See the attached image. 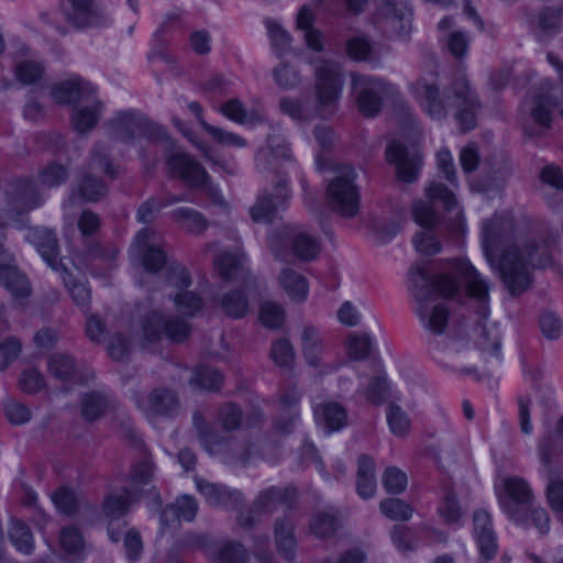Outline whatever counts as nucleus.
Listing matches in <instances>:
<instances>
[{
    "instance_id": "f257e3e1",
    "label": "nucleus",
    "mask_w": 563,
    "mask_h": 563,
    "mask_svg": "<svg viewBox=\"0 0 563 563\" xmlns=\"http://www.w3.org/2000/svg\"><path fill=\"white\" fill-rule=\"evenodd\" d=\"M409 276L412 295L418 301L416 311L424 327L434 334L444 332L449 309L444 303H439L429 311L427 303L433 294L452 298L460 292L464 284L471 297L484 303L488 300L487 280L467 260L455 258L448 262L443 271L433 277L421 266L412 267Z\"/></svg>"
},
{
    "instance_id": "f03ea898",
    "label": "nucleus",
    "mask_w": 563,
    "mask_h": 563,
    "mask_svg": "<svg viewBox=\"0 0 563 563\" xmlns=\"http://www.w3.org/2000/svg\"><path fill=\"white\" fill-rule=\"evenodd\" d=\"M552 263L550 244L544 240L528 239L506 247L498 260V273L511 296L529 289L530 269L544 268Z\"/></svg>"
},
{
    "instance_id": "7ed1b4c3",
    "label": "nucleus",
    "mask_w": 563,
    "mask_h": 563,
    "mask_svg": "<svg viewBox=\"0 0 563 563\" xmlns=\"http://www.w3.org/2000/svg\"><path fill=\"white\" fill-rule=\"evenodd\" d=\"M357 173L350 165H339L333 169L325 197L329 208L339 216L351 219L357 216L361 195L355 180Z\"/></svg>"
},
{
    "instance_id": "20e7f679",
    "label": "nucleus",
    "mask_w": 563,
    "mask_h": 563,
    "mask_svg": "<svg viewBox=\"0 0 563 563\" xmlns=\"http://www.w3.org/2000/svg\"><path fill=\"white\" fill-rule=\"evenodd\" d=\"M343 85L344 76L339 63L320 59L314 64V110L320 118L327 119L335 113Z\"/></svg>"
},
{
    "instance_id": "39448f33",
    "label": "nucleus",
    "mask_w": 563,
    "mask_h": 563,
    "mask_svg": "<svg viewBox=\"0 0 563 563\" xmlns=\"http://www.w3.org/2000/svg\"><path fill=\"white\" fill-rule=\"evenodd\" d=\"M107 135L117 142L132 144L136 139L159 140L165 136V130L150 121L136 110H122L114 113L103 124Z\"/></svg>"
},
{
    "instance_id": "423d86ee",
    "label": "nucleus",
    "mask_w": 563,
    "mask_h": 563,
    "mask_svg": "<svg viewBox=\"0 0 563 563\" xmlns=\"http://www.w3.org/2000/svg\"><path fill=\"white\" fill-rule=\"evenodd\" d=\"M429 201H416L412 206L413 220L427 230L433 229L438 221V214L434 210V205L442 202L448 212H454L453 219L450 223V230L460 232L463 227L462 212L457 207V201L454 194L446 188L443 184L432 183L426 189Z\"/></svg>"
},
{
    "instance_id": "0eeeda50",
    "label": "nucleus",
    "mask_w": 563,
    "mask_h": 563,
    "mask_svg": "<svg viewBox=\"0 0 563 563\" xmlns=\"http://www.w3.org/2000/svg\"><path fill=\"white\" fill-rule=\"evenodd\" d=\"M351 85L358 111L367 118L377 115L387 100L395 99L397 88L379 77L351 73Z\"/></svg>"
},
{
    "instance_id": "6e6552de",
    "label": "nucleus",
    "mask_w": 563,
    "mask_h": 563,
    "mask_svg": "<svg viewBox=\"0 0 563 563\" xmlns=\"http://www.w3.org/2000/svg\"><path fill=\"white\" fill-rule=\"evenodd\" d=\"M142 339L145 343H156L163 338L181 343L190 334V324L180 317L166 319L161 312L152 310L140 320Z\"/></svg>"
},
{
    "instance_id": "1a4fd4ad",
    "label": "nucleus",
    "mask_w": 563,
    "mask_h": 563,
    "mask_svg": "<svg viewBox=\"0 0 563 563\" xmlns=\"http://www.w3.org/2000/svg\"><path fill=\"white\" fill-rule=\"evenodd\" d=\"M411 9L396 0H377L373 21L385 36L406 38L411 31Z\"/></svg>"
},
{
    "instance_id": "9d476101",
    "label": "nucleus",
    "mask_w": 563,
    "mask_h": 563,
    "mask_svg": "<svg viewBox=\"0 0 563 563\" xmlns=\"http://www.w3.org/2000/svg\"><path fill=\"white\" fill-rule=\"evenodd\" d=\"M409 90L430 118L434 120L446 118L448 107L452 106L453 102V93L450 90V86L441 93L435 80L419 77L409 85Z\"/></svg>"
},
{
    "instance_id": "9b49d317",
    "label": "nucleus",
    "mask_w": 563,
    "mask_h": 563,
    "mask_svg": "<svg viewBox=\"0 0 563 563\" xmlns=\"http://www.w3.org/2000/svg\"><path fill=\"white\" fill-rule=\"evenodd\" d=\"M291 191L288 180L282 178L274 184L273 191L264 189L250 208V217L256 223H272L280 211L286 210Z\"/></svg>"
},
{
    "instance_id": "f8f14e48",
    "label": "nucleus",
    "mask_w": 563,
    "mask_h": 563,
    "mask_svg": "<svg viewBox=\"0 0 563 563\" xmlns=\"http://www.w3.org/2000/svg\"><path fill=\"white\" fill-rule=\"evenodd\" d=\"M453 93V102L457 111L455 119L461 131L468 132L476 128L477 112L482 108V103L476 92L472 89L465 76L456 77L450 85Z\"/></svg>"
},
{
    "instance_id": "ddd939ff",
    "label": "nucleus",
    "mask_w": 563,
    "mask_h": 563,
    "mask_svg": "<svg viewBox=\"0 0 563 563\" xmlns=\"http://www.w3.org/2000/svg\"><path fill=\"white\" fill-rule=\"evenodd\" d=\"M136 407L148 418L158 417L172 419L178 416L180 404L175 390L165 387L153 389L146 397L139 394L133 396Z\"/></svg>"
},
{
    "instance_id": "4468645a",
    "label": "nucleus",
    "mask_w": 563,
    "mask_h": 563,
    "mask_svg": "<svg viewBox=\"0 0 563 563\" xmlns=\"http://www.w3.org/2000/svg\"><path fill=\"white\" fill-rule=\"evenodd\" d=\"M506 496L499 497V503L504 511L516 522H522L523 511L530 509L533 505L534 496L532 490L521 477H509L504 482Z\"/></svg>"
},
{
    "instance_id": "2eb2a0df",
    "label": "nucleus",
    "mask_w": 563,
    "mask_h": 563,
    "mask_svg": "<svg viewBox=\"0 0 563 563\" xmlns=\"http://www.w3.org/2000/svg\"><path fill=\"white\" fill-rule=\"evenodd\" d=\"M168 174L180 178L188 187H202L209 179L203 166L187 153L175 150L166 157Z\"/></svg>"
},
{
    "instance_id": "dca6fc26",
    "label": "nucleus",
    "mask_w": 563,
    "mask_h": 563,
    "mask_svg": "<svg viewBox=\"0 0 563 563\" xmlns=\"http://www.w3.org/2000/svg\"><path fill=\"white\" fill-rule=\"evenodd\" d=\"M385 155L386 159L396 166L399 180L413 183L418 179L422 156L417 148H408L394 141L387 146Z\"/></svg>"
},
{
    "instance_id": "f3484780",
    "label": "nucleus",
    "mask_w": 563,
    "mask_h": 563,
    "mask_svg": "<svg viewBox=\"0 0 563 563\" xmlns=\"http://www.w3.org/2000/svg\"><path fill=\"white\" fill-rule=\"evenodd\" d=\"M512 235V223L509 219L494 216L483 225L482 247L486 261L493 269L498 271L495 251Z\"/></svg>"
},
{
    "instance_id": "a211bd4d",
    "label": "nucleus",
    "mask_w": 563,
    "mask_h": 563,
    "mask_svg": "<svg viewBox=\"0 0 563 563\" xmlns=\"http://www.w3.org/2000/svg\"><path fill=\"white\" fill-rule=\"evenodd\" d=\"M63 12L66 20L77 29L99 26L106 22L103 12L93 0H66Z\"/></svg>"
},
{
    "instance_id": "6ab92c4d",
    "label": "nucleus",
    "mask_w": 563,
    "mask_h": 563,
    "mask_svg": "<svg viewBox=\"0 0 563 563\" xmlns=\"http://www.w3.org/2000/svg\"><path fill=\"white\" fill-rule=\"evenodd\" d=\"M5 197L9 205L20 211L32 210L42 203L36 185L30 179H14L7 185Z\"/></svg>"
},
{
    "instance_id": "aec40b11",
    "label": "nucleus",
    "mask_w": 563,
    "mask_h": 563,
    "mask_svg": "<svg viewBox=\"0 0 563 563\" xmlns=\"http://www.w3.org/2000/svg\"><path fill=\"white\" fill-rule=\"evenodd\" d=\"M27 238L52 269L58 272L65 267L59 258L58 240L53 230L34 228L30 231Z\"/></svg>"
},
{
    "instance_id": "412c9836",
    "label": "nucleus",
    "mask_w": 563,
    "mask_h": 563,
    "mask_svg": "<svg viewBox=\"0 0 563 563\" xmlns=\"http://www.w3.org/2000/svg\"><path fill=\"white\" fill-rule=\"evenodd\" d=\"M275 544L278 554L287 562H294L297 553L295 523L289 517L276 519L274 525Z\"/></svg>"
},
{
    "instance_id": "4be33fe9",
    "label": "nucleus",
    "mask_w": 563,
    "mask_h": 563,
    "mask_svg": "<svg viewBox=\"0 0 563 563\" xmlns=\"http://www.w3.org/2000/svg\"><path fill=\"white\" fill-rule=\"evenodd\" d=\"M52 97L58 104H70L95 93V88L79 77L62 81L53 87Z\"/></svg>"
},
{
    "instance_id": "5701e85b",
    "label": "nucleus",
    "mask_w": 563,
    "mask_h": 563,
    "mask_svg": "<svg viewBox=\"0 0 563 563\" xmlns=\"http://www.w3.org/2000/svg\"><path fill=\"white\" fill-rule=\"evenodd\" d=\"M0 285L16 300L25 299L32 294L31 283L16 263L0 268Z\"/></svg>"
},
{
    "instance_id": "b1692460",
    "label": "nucleus",
    "mask_w": 563,
    "mask_h": 563,
    "mask_svg": "<svg viewBox=\"0 0 563 563\" xmlns=\"http://www.w3.org/2000/svg\"><path fill=\"white\" fill-rule=\"evenodd\" d=\"M195 483L198 492L210 506H228L231 500L242 501V494L238 490H229L225 486L209 483L200 477H195Z\"/></svg>"
},
{
    "instance_id": "393cba45",
    "label": "nucleus",
    "mask_w": 563,
    "mask_h": 563,
    "mask_svg": "<svg viewBox=\"0 0 563 563\" xmlns=\"http://www.w3.org/2000/svg\"><path fill=\"white\" fill-rule=\"evenodd\" d=\"M295 498V488L272 486L258 494L254 501V509L261 514H268L272 512L277 505L291 504Z\"/></svg>"
},
{
    "instance_id": "a878e982",
    "label": "nucleus",
    "mask_w": 563,
    "mask_h": 563,
    "mask_svg": "<svg viewBox=\"0 0 563 563\" xmlns=\"http://www.w3.org/2000/svg\"><path fill=\"white\" fill-rule=\"evenodd\" d=\"M341 527L342 522L339 512L332 507L316 511L309 525L311 533L318 539L333 537Z\"/></svg>"
},
{
    "instance_id": "bb28decb",
    "label": "nucleus",
    "mask_w": 563,
    "mask_h": 563,
    "mask_svg": "<svg viewBox=\"0 0 563 563\" xmlns=\"http://www.w3.org/2000/svg\"><path fill=\"white\" fill-rule=\"evenodd\" d=\"M318 422L323 423L328 432L340 431L347 423V411L339 402L328 401L314 407Z\"/></svg>"
},
{
    "instance_id": "cd10ccee",
    "label": "nucleus",
    "mask_w": 563,
    "mask_h": 563,
    "mask_svg": "<svg viewBox=\"0 0 563 563\" xmlns=\"http://www.w3.org/2000/svg\"><path fill=\"white\" fill-rule=\"evenodd\" d=\"M198 505L195 498L184 495L175 504L167 505L161 512V521L168 525L170 519L192 521L197 515Z\"/></svg>"
},
{
    "instance_id": "c85d7f7f",
    "label": "nucleus",
    "mask_w": 563,
    "mask_h": 563,
    "mask_svg": "<svg viewBox=\"0 0 563 563\" xmlns=\"http://www.w3.org/2000/svg\"><path fill=\"white\" fill-rule=\"evenodd\" d=\"M356 489L364 499L372 498L376 492L375 464L373 459L365 454L358 459Z\"/></svg>"
},
{
    "instance_id": "c756f323",
    "label": "nucleus",
    "mask_w": 563,
    "mask_h": 563,
    "mask_svg": "<svg viewBox=\"0 0 563 563\" xmlns=\"http://www.w3.org/2000/svg\"><path fill=\"white\" fill-rule=\"evenodd\" d=\"M59 272L62 273L65 287L68 289L74 302L84 312H87L90 309L91 301V290L88 287L87 282L73 276L66 267H63Z\"/></svg>"
},
{
    "instance_id": "7c9ffc66",
    "label": "nucleus",
    "mask_w": 563,
    "mask_h": 563,
    "mask_svg": "<svg viewBox=\"0 0 563 563\" xmlns=\"http://www.w3.org/2000/svg\"><path fill=\"white\" fill-rule=\"evenodd\" d=\"M279 284L294 301L301 302L308 295V282L305 276L286 267L279 274Z\"/></svg>"
},
{
    "instance_id": "2f4dec72",
    "label": "nucleus",
    "mask_w": 563,
    "mask_h": 563,
    "mask_svg": "<svg viewBox=\"0 0 563 563\" xmlns=\"http://www.w3.org/2000/svg\"><path fill=\"white\" fill-rule=\"evenodd\" d=\"M172 219L186 231L192 234H201L208 228L206 217L192 208L179 207L172 211Z\"/></svg>"
},
{
    "instance_id": "473e14b6",
    "label": "nucleus",
    "mask_w": 563,
    "mask_h": 563,
    "mask_svg": "<svg viewBox=\"0 0 563 563\" xmlns=\"http://www.w3.org/2000/svg\"><path fill=\"white\" fill-rule=\"evenodd\" d=\"M473 339L484 352L496 353L500 349V335L495 324H487L486 318L473 328Z\"/></svg>"
},
{
    "instance_id": "72a5a7b5",
    "label": "nucleus",
    "mask_w": 563,
    "mask_h": 563,
    "mask_svg": "<svg viewBox=\"0 0 563 563\" xmlns=\"http://www.w3.org/2000/svg\"><path fill=\"white\" fill-rule=\"evenodd\" d=\"M102 107L100 100H95L92 107L74 109L71 115L74 129L79 133L90 132L100 120Z\"/></svg>"
},
{
    "instance_id": "f704fd0d",
    "label": "nucleus",
    "mask_w": 563,
    "mask_h": 563,
    "mask_svg": "<svg viewBox=\"0 0 563 563\" xmlns=\"http://www.w3.org/2000/svg\"><path fill=\"white\" fill-rule=\"evenodd\" d=\"M301 347L303 356L310 366L320 365V356L323 351L322 340L313 325H306L301 333Z\"/></svg>"
},
{
    "instance_id": "c9c22d12",
    "label": "nucleus",
    "mask_w": 563,
    "mask_h": 563,
    "mask_svg": "<svg viewBox=\"0 0 563 563\" xmlns=\"http://www.w3.org/2000/svg\"><path fill=\"white\" fill-rule=\"evenodd\" d=\"M295 230L288 225L273 231L268 238V246L275 260L286 262L290 256L289 245H292Z\"/></svg>"
},
{
    "instance_id": "e433bc0d",
    "label": "nucleus",
    "mask_w": 563,
    "mask_h": 563,
    "mask_svg": "<svg viewBox=\"0 0 563 563\" xmlns=\"http://www.w3.org/2000/svg\"><path fill=\"white\" fill-rule=\"evenodd\" d=\"M9 539L14 548L26 555L34 550L33 534L30 527L23 521L12 518L8 531Z\"/></svg>"
},
{
    "instance_id": "4c0bfd02",
    "label": "nucleus",
    "mask_w": 563,
    "mask_h": 563,
    "mask_svg": "<svg viewBox=\"0 0 563 563\" xmlns=\"http://www.w3.org/2000/svg\"><path fill=\"white\" fill-rule=\"evenodd\" d=\"M109 406V397L98 391L87 393L80 399L81 416L89 422L99 419Z\"/></svg>"
},
{
    "instance_id": "58836bf2",
    "label": "nucleus",
    "mask_w": 563,
    "mask_h": 563,
    "mask_svg": "<svg viewBox=\"0 0 563 563\" xmlns=\"http://www.w3.org/2000/svg\"><path fill=\"white\" fill-rule=\"evenodd\" d=\"M132 503L128 495L110 493L101 504V512L109 521H117L129 514Z\"/></svg>"
},
{
    "instance_id": "ea45409f",
    "label": "nucleus",
    "mask_w": 563,
    "mask_h": 563,
    "mask_svg": "<svg viewBox=\"0 0 563 563\" xmlns=\"http://www.w3.org/2000/svg\"><path fill=\"white\" fill-rule=\"evenodd\" d=\"M140 456L134 462L131 472V481L136 485L148 484L155 472V465L152 455L147 452L144 445L137 448Z\"/></svg>"
},
{
    "instance_id": "a19ab883",
    "label": "nucleus",
    "mask_w": 563,
    "mask_h": 563,
    "mask_svg": "<svg viewBox=\"0 0 563 563\" xmlns=\"http://www.w3.org/2000/svg\"><path fill=\"white\" fill-rule=\"evenodd\" d=\"M555 108L556 101L552 96L539 93L534 97L530 113L536 123L549 129L552 122V111Z\"/></svg>"
},
{
    "instance_id": "79ce46f5",
    "label": "nucleus",
    "mask_w": 563,
    "mask_h": 563,
    "mask_svg": "<svg viewBox=\"0 0 563 563\" xmlns=\"http://www.w3.org/2000/svg\"><path fill=\"white\" fill-rule=\"evenodd\" d=\"M47 371L53 377L64 382L76 377L77 367L71 356L56 353L49 357Z\"/></svg>"
},
{
    "instance_id": "37998d69",
    "label": "nucleus",
    "mask_w": 563,
    "mask_h": 563,
    "mask_svg": "<svg viewBox=\"0 0 563 563\" xmlns=\"http://www.w3.org/2000/svg\"><path fill=\"white\" fill-rule=\"evenodd\" d=\"M356 393H362L368 402L379 406L389 398L390 385L386 375L380 374L371 378L367 386Z\"/></svg>"
},
{
    "instance_id": "c03bdc74",
    "label": "nucleus",
    "mask_w": 563,
    "mask_h": 563,
    "mask_svg": "<svg viewBox=\"0 0 563 563\" xmlns=\"http://www.w3.org/2000/svg\"><path fill=\"white\" fill-rule=\"evenodd\" d=\"M219 563H249L250 554L246 548L236 540L221 543L214 554Z\"/></svg>"
},
{
    "instance_id": "a18cd8bd",
    "label": "nucleus",
    "mask_w": 563,
    "mask_h": 563,
    "mask_svg": "<svg viewBox=\"0 0 563 563\" xmlns=\"http://www.w3.org/2000/svg\"><path fill=\"white\" fill-rule=\"evenodd\" d=\"M294 254L305 262L313 261L320 253L319 242L308 233L295 232L292 240Z\"/></svg>"
},
{
    "instance_id": "49530a36",
    "label": "nucleus",
    "mask_w": 563,
    "mask_h": 563,
    "mask_svg": "<svg viewBox=\"0 0 563 563\" xmlns=\"http://www.w3.org/2000/svg\"><path fill=\"white\" fill-rule=\"evenodd\" d=\"M223 382L222 374L210 366H199L190 379V384L198 389L219 390Z\"/></svg>"
},
{
    "instance_id": "de8ad7c7",
    "label": "nucleus",
    "mask_w": 563,
    "mask_h": 563,
    "mask_svg": "<svg viewBox=\"0 0 563 563\" xmlns=\"http://www.w3.org/2000/svg\"><path fill=\"white\" fill-rule=\"evenodd\" d=\"M243 255L224 252L214 258V265L219 275L224 280H231L238 277L243 268Z\"/></svg>"
},
{
    "instance_id": "09e8293b",
    "label": "nucleus",
    "mask_w": 563,
    "mask_h": 563,
    "mask_svg": "<svg viewBox=\"0 0 563 563\" xmlns=\"http://www.w3.org/2000/svg\"><path fill=\"white\" fill-rule=\"evenodd\" d=\"M176 310L188 318L195 317L203 307L202 298L195 291L183 289L173 297Z\"/></svg>"
},
{
    "instance_id": "8fccbe9b",
    "label": "nucleus",
    "mask_w": 563,
    "mask_h": 563,
    "mask_svg": "<svg viewBox=\"0 0 563 563\" xmlns=\"http://www.w3.org/2000/svg\"><path fill=\"white\" fill-rule=\"evenodd\" d=\"M438 512L448 525L457 522L462 517V508L457 496L450 486L443 488V496L438 507Z\"/></svg>"
},
{
    "instance_id": "3c124183",
    "label": "nucleus",
    "mask_w": 563,
    "mask_h": 563,
    "mask_svg": "<svg viewBox=\"0 0 563 563\" xmlns=\"http://www.w3.org/2000/svg\"><path fill=\"white\" fill-rule=\"evenodd\" d=\"M77 190L85 201L96 202L107 194L108 188L100 178L86 174L78 181Z\"/></svg>"
},
{
    "instance_id": "603ef678",
    "label": "nucleus",
    "mask_w": 563,
    "mask_h": 563,
    "mask_svg": "<svg viewBox=\"0 0 563 563\" xmlns=\"http://www.w3.org/2000/svg\"><path fill=\"white\" fill-rule=\"evenodd\" d=\"M272 75L276 85L283 90H292L301 82L300 71L290 63H280L273 68Z\"/></svg>"
},
{
    "instance_id": "864d4df0",
    "label": "nucleus",
    "mask_w": 563,
    "mask_h": 563,
    "mask_svg": "<svg viewBox=\"0 0 563 563\" xmlns=\"http://www.w3.org/2000/svg\"><path fill=\"white\" fill-rule=\"evenodd\" d=\"M220 305L232 318H243L249 311V300L242 290H231L222 296Z\"/></svg>"
},
{
    "instance_id": "5fc2aeb1",
    "label": "nucleus",
    "mask_w": 563,
    "mask_h": 563,
    "mask_svg": "<svg viewBox=\"0 0 563 563\" xmlns=\"http://www.w3.org/2000/svg\"><path fill=\"white\" fill-rule=\"evenodd\" d=\"M382 514L394 521H407L412 517L413 509L400 498H386L380 501Z\"/></svg>"
},
{
    "instance_id": "6e6d98bb",
    "label": "nucleus",
    "mask_w": 563,
    "mask_h": 563,
    "mask_svg": "<svg viewBox=\"0 0 563 563\" xmlns=\"http://www.w3.org/2000/svg\"><path fill=\"white\" fill-rule=\"evenodd\" d=\"M216 419L224 431L238 430L243 419L242 409L233 402H225L218 409Z\"/></svg>"
},
{
    "instance_id": "4d7b16f0",
    "label": "nucleus",
    "mask_w": 563,
    "mask_h": 563,
    "mask_svg": "<svg viewBox=\"0 0 563 563\" xmlns=\"http://www.w3.org/2000/svg\"><path fill=\"white\" fill-rule=\"evenodd\" d=\"M265 25L267 27L268 36L272 41V46L275 54L278 57L286 55L290 52L291 36L283 29L277 22L266 20Z\"/></svg>"
},
{
    "instance_id": "13d9d810",
    "label": "nucleus",
    "mask_w": 563,
    "mask_h": 563,
    "mask_svg": "<svg viewBox=\"0 0 563 563\" xmlns=\"http://www.w3.org/2000/svg\"><path fill=\"white\" fill-rule=\"evenodd\" d=\"M386 418L390 431L396 437L401 438L409 432L411 421L407 412L400 406L390 404L387 407Z\"/></svg>"
},
{
    "instance_id": "bf43d9fd",
    "label": "nucleus",
    "mask_w": 563,
    "mask_h": 563,
    "mask_svg": "<svg viewBox=\"0 0 563 563\" xmlns=\"http://www.w3.org/2000/svg\"><path fill=\"white\" fill-rule=\"evenodd\" d=\"M373 347V341L366 333L354 332L347 340V353L354 361H362L368 357Z\"/></svg>"
},
{
    "instance_id": "052dcab7",
    "label": "nucleus",
    "mask_w": 563,
    "mask_h": 563,
    "mask_svg": "<svg viewBox=\"0 0 563 563\" xmlns=\"http://www.w3.org/2000/svg\"><path fill=\"white\" fill-rule=\"evenodd\" d=\"M346 52L355 62H373V47L368 38L354 36L346 41Z\"/></svg>"
},
{
    "instance_id": "680f3d73",
    "label": "nucleus",
    "mask_w": 563,
    "mask_h": 563,
    "mask_svg": "<svg viewBox=\"0 0 563 563\" xmlns=\"http://www.w3.org/2000/svg\"><path fill=\"white\" fill-rule=\"evenodd\" d=\"M382 482L387 493L397 495L406 490L408 478L398 467L389 466L385 470Z\"/></svg>"
},
{
    "instance_id": "e2e57ef3",
    "label": "nucleus",
    "mask_w": 563,
    "mask_h": 563,
    "mask_svg": "<svg viewBox=\"0 0 563 563\" xmlns=\"http://www.w3.org/2000/svg\"><path fill=\"white\" fill-rule=\"evenodd\" d=\"M91 159L96 162L100 169L104 173L106 176L114 179L119 175V167L113 165L110 159V148L107 144L102 142L96 143L93 150L91 151Z\"/></svg>"
},
{
    "instance_id": "0e129e2a",
    "label": "nucleus",
    "mask_w": 563,
    "mask_h": 563,
    "mask_svg": "<svg viewBox=\"0 0 563 563\" xmlns=\"http://www.w3.org/2000/svg\"><path fill=\"white\" fill-rule=\"evenodd\" d=\"M40 181L43 186L53 188L64 184L68 178L67 168L57 163H52L40 170Z\"/></svg>"
},
{
    "instance_id": "69168bd1",
    "label": "nucleus",
    "mask_w": 563,
    "mask_h": 563,
    "mask_svg": "<svg viewBox=\"0 0 563 563\" xmlns=\"http://www.w3.org/2000/svg\"><path fill=\"white\" fill-rule=\"evenodd\" d=\"M285 319L283 307L273 301H266L261 306L260 320L264 327L269 329L279 328Z\"/></svg>"
},
{
    "instance_id": "338daca9",
    "label": "nucleus",
    "mask_w": 563,
    "mask_h": 563,
    "mask_svg": "<svg viewBox=\"0 0 563 563\" xmlns=\"http://www.w3.org/2000/svg\"><path fill=\"white\" fill-rule=\"evenodd\" d=\"M165 278L166 283L178 289V291L186 289L191 285V277L188 271L179 263H170L167 266Z\"/></svg>"
},
{
    "instance_id": "774afa93",
    "label": "nucleus",
    "mask_w": 563,
    "mask_h": 563,
    "mask_svg": "<svg viewBox=\"0 0 563 563\" xmlns=\"http://www.w3.org/2000/svg\"><path fill=\"white\" fill-rule=\"evenodd\" d=\"M56 508L65 515H74L78 510L79 503L74 490L62 487L52 496Z\"/></svg>"
}]
</instances>
